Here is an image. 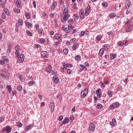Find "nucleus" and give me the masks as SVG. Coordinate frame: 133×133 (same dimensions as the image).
I'll use <instances>...</instances> for the list:
<instances>
[{"label":"nucleus","mask_w":133,"mask_h":133,"mask_svg":"<svg viewBox=\"0 0 133 133\" xmlns=\"http://www.w3.org/2000/svg\"><path fill=\"white\" fill-rule=\"evenodd\" d=\"M68 22H69L70 24H72L73 23L72 19H69Z\"/></svg>","instance_id":"obj_44"},{"label":"nucleus","mask_w":133,"mask_h":133,"mask_svg":"<svg viewBox=\"0 0 133 133\" xmlns=\"http://www.w3.org/2000/svg\"><path fill=\"white\" fill-rule=\"evenodd\" d=\"M34 81H31L29 82L28 84L29 85H32L34 84Z\"/></svg>","instance_id":"obj_50"},{"label":"nucleus","mask_w":133,"mask_h":133,"mask_svg":"<svg viewBox=\"0 0 133 133\" xmlns=\"http://www.w3.org/2000/svg\"><path fill=\"white\" fill-rule=\"evenodd\" d=\"M21 2L20 0H17L16 2V3L17 5V6L18 7H20L21 6L20 4H21Z\"/></svg>","instance_id":"obj_17"},{"label":"nucleus","mask_w":133,"mask_h":133,"mask_svg":"<svg viewBox=\"0 0 133 133\" xmlns=\"http://www.w3.org/2000/svg\"><path fill=\"white\" fill-rule=\"evenodd\" d=\"M13 10L16 13H18L20 11V9L19 8L17 9L15 8H14Z\"/></svg>","instance_id":"obj_19"},{"label":"nucleus","mask_w":133,"mask_h":133,"mask_svg":"<svg viewBox=\"0 0 133 133\" xmlns=\"http://www.w3.org/2000/svg\"><path fill=\"white\" fill-rule=\"evenodd\" d=\"M41 56L43 57H45L47 55V52L46 51H43L41 53Z\"/></svg>","instance_id":"obj_9"},{"label":"nucleus","mask_w":133,"mask_h":133,"mask_svg":"<svg viewBox=\"0 0 133 133\" xmlns=\"http://www.w3.org/2000/svg\"><path fill=\"white\" fill-rule=\"evenodd\" d=\"M57 5V3L56 2H54L52 4V9L54 10L55 7Z\"/></svg>","instance_id":"obj_18"},{"label":"nucleus","mask_w":133,"mask_h":133,"mask_svg":"<svg viewBox=\"0 0 133 133\" xmlns=\"http://www.w3.org/2000/svg\"><path fill=\"white\" fill-rule=\"evenodd\" d=\"M118 45L119 46H122L123 45V44L122 42L120 41L118 42Z\"/></svg>","instance_id":"obj_46"},{"label":"nucleus","mask_w":133,"mask_h":133,"mask_svg":"<svg viewBox=\"0 0 133 133\" xmlns=\"http://www.w3.org/2000/svg\"><path fill=\"white\" fill-rule=\"evenodd\" d=\"M63 52L64 54H67L68 52V50L67 49H64L63 50Z\"/></svg>","instance_id":"obj_30"},{"label":"nucleus","mask_w":133,"mask_h":133,"mask_svg":"<svg viewBox=\"0 0 133 133\" xmlns=\"http://www.w3.org/2000/svg\"><path fill=\"white\" fill-rule=\"evenodd\" d=\"M27 33H28V35H29L30 36H32V34L30 32L28 31Z\"/></svg>","instance_id":"obj_61"},{"label":"nucleus","mask_w":133,"mask_h":133,"mask_svg":"<svg viewBox=\"0 0 133 133\" xmlns=\"http://www.w3.org/2000/svg\"><path fill=\"white\" fill-rule=\"evenodd\" d=\"M54 104L53 103H50L49 105V107L51 108V111H52V112L53 111V110L54 109Z\"/></svg>","instance_id":"obj_10"},{"label":"nucleus","mask_w":133,"mask_h":133,"mask_svg":"<svg viewBox=\"0 0 133 133\" xmlns=\"http://www.w3.org/2000/svg\"><path fill=\"white\" fill-rule=\"evenodd\" d=\"M81 58V56L79 55H77L75 57V59L76 60L80 59Z\"/></svg>","instance_id":"obj_27"},{"label":"nucleus","mask_w":133,"mask_h":133,"mask_svg":"<svg viewBox=\"0 0 133 133\" xmlns=\"http://www.w3.org/2000/svg\"><path fill=\"white\" fill-rule=\"evenodd\" d=\"M18 23L20 25H22L23 24V23L22 20L21 19H19L18 21Z\"/></svg>","instance_id":"obj_37"},{"label":"nucleus","mask_w":133,"mask_h":133,"mask_svg":"<svg viewBox=\"0 0 133 133\" xmlns=\"http://www.w3.org/2000/svg\"><path fill=\"white\" fill-rule=\"evenodd\" d=\"M7 88H8V90L9 91V93H10L11 92V86L10 85H9L7 86Z\"/></svg>","instance_id":"obj_25"},{"label":"nucleus","mask_w":133,"mask_h":133,"mask_svg":"<svg viewBox=\"0 0 133 133\" xmlns=\"http://www.w3.org/2000/svg\"><path fill=\"white\" fill-rule=\"evenodd\" d=\"M132 21V20L130 19L128 20L127 22H125V25H128V24L130 23Z\"/></svg>","instance_id":"obj_28"},{"label":"nucleus","mask_w":133,"mask_h":133,"mask_svg":"<svg viewBox=\"0 0 133 133\" xmlns=\"http://www.w3.org/2000/svg\"><path fill=\"white\" fill-rule=\"evenodd\" d=\"M101 91V89H98L96 91V93L97 94H99V92Z\"/></svg>","instance_id":"obj_47"},{"label":"nucleus","mask_w":133,"mask_h":133,"mask_svg":"<svg viewBox=\"0 0 133 133\" xmlns=\"http://www.w3.org/2000/svg\"><path fill=\"white\" fill-rule=\"evenodd\" d=\"M131 4L130 1H127L126 2L125 4V7L127 9H128L129 8L130 5Z\"/></svg>","instance_id":"obj_8"},{"label":"nucleus","mask_w":133,"mask_h":133,"mask_svg":"<svg viewBox=\"0 0 133 133\" xmlns=\"http://www.w3.org/2000/svg\"><path fill=\"white\" fill-rule=\"evenodd\" d=\"M35 45L36 48H39L40 47V45L38 44H36Z\"/></svg>","instance_id":"obj_60"},{"label":"nucleus","mask_w":133,"mask_h":133,"mask_svg":"<svg viewBox=\"0 0 133 133\" xmlns=\"http://www.w3.org/2000/svg\"><path fill=\"white\" fill-rule=\"evenodd\" d=\"M20 49V47L18 45H17L15 47V49L16 50L19 51Z\"/></svg>","instance_id":"obj_39"},{"label":"nucleus","mask_w":133,"mask_h":133,"mask_svg":"<svg viewBox=\"0 0 133 133\" xmlns=\"http://www.w3.org/2000/svg\"><path fill=\"white\" fill-rule=\"evenodd\" d=\"M19 55H17V57H18V59L17 61V62L19 63H21L24 59V56L23 54H22L18 57Z\"/></svg>","instance_id":"obj_1"},{"label":"nucleus","mask_w":133,"mask_h":133,"mask_svg":"<svg viewBox=\"0 0 133 133\" xmlns=\"http://www.w3.org/2000/svg\"><path fill=\"white\" fill-rule=\"evenodd\" d=\"M45 41V40H44L43 39V38H41L40 39V42H41V43H43Z\"/></svg>","instance_id":"obj_57"},{"label":"nucleus","mask_w":133,"mask_h":133,"mask_svg":"<svg viewBox=\"0 0 133 133\" xmlns=\"http://www.w3.org/2000/svg\"><path fill=\"white\" fill-rule=\"evenodd\" d=\"M25 23L28 27L31 28L32 27V24L30 23L29 22L27 21L25 22Z\"/></svg>","instance_id":"obj_13"},{"label":"nucleus","mask_w":133,"mask_h":133,"mask_svg":"<svg viewBox=\"0 0 133 133\" xmlns=\"http://www.w3.org/2000/svg\"><path fill=\"white\" fill-rule=\"evenodd\" d=\"M4 120V119L3 117H1L0 118V122H3Z\"/></svg>","instance_id":"obj_58"},{"label":"nucleus","mask_w":133,"mask_h":133,"mask_svg":"<svg viewBox=\"0 0 133 133\" xmlns=\"http://www.w3.org/2000/svg\"><path fill=\"white\" fill-rule=\"evenodd\" d=\"M88 93L87 89H85L81 92V96L82 98H83L86 96Z\"/></svg>","instance_id":"obj_2"},{"label":"nucleus","mask_w":133,"mask_h":133,"mask_svg":"<svg viewBox=\"0 0 133 133\" xmlns=\"http://www.w3.org/2000/svg\"><path fill=\"white\" fill-rule=\"evenodd\" d=\"M25 13L26 17L28 19L30 18V13L29 12H26Z\"/></svg>","instance_id":"obj_21"},{"label":"nucleus","mask_w":133,"mask_h":133,"mask_svg":"<svg viewBox=\"0 0 133 133\" xmlns=\"http://www.w3.org/2000/svg\"><path fill=\"white\" fill-rule=\"evenodd\" d=\"M116 123V122L115 118H113L111 122L110 123V125L112 126H114L115 124Z\"/></svg>","instance_id":"obj_7"},{"label":"nucleus","mask_w":133,"mask_h":133,"mask_svg":"<svg viewBox=\"0 0 133 133\" xmlns=\"http://www.w3.org/2000/svg\"><path fill=\"white\" fill-rule=\"evenodd\" d=\"M63 12L64 15H68V12L66 9H64L63 11Z\"/></svg>","instance_id":"obj_15"},{"label":"nucleus","mask_w":133,"mask_h":133,"mask_svg":"<svg viewBox=\"0 0 133 133\" xmlns=\"http://www.w3.org/2000/svg\"><path fill=\"white\" fill-rule=\"evenodd\" d=\"M55 37L59 41L61 40V35L59 34H56L55 35Z\"/></svg>","instance_id":"obj_16"},{"label":"nucleus","mask_w":133,"mask_h":133,"mask_svg":"<svg viewBox=\"0 0 133 133\" xmlns=\"http://www.w3.org/2000/svg\"><path fill=\"white\" fill-rule=\"evenodd\" d=\"M108 94L110 97H111L112 95V93L111 91L110 90L108 92Z\"/></svg>","instance_id":"obj_43"},{"label":"nucleus","mask_w":133,"mask_h":133,"mask_svg":"<svg viewBox=\"0 0 133 133\" xmlns=\"http://www.w3.org/2000/svg\"><path fill=\"white\" fill-rule=\"evenodd\" d=\"M116 107L115 104H112L110 107V108L111 109H113Z\"/></svg>","instance_id":"obj_33"},{"label":"nucleus","mask_w":133,"mask_h":133,"mask_svg":"<svg viewBox=\"0 0 133 133\" xmlns=\"http://www.w3.org/2000/svg\"><path fill=\"white\" fill-rule=\"evenodd\" d=\"M11 130V129L9 126H7L5 128H4L3 130L2 131H5L8 133L10 132Z\"/></svg>","instance_id":"obj_3"},{"label":"nucleus","mask_w":133,"mask_h":133,"mask_svg":"<svg viewBox=\"0 0 133 133\" xmlns=\"http://www.w3.org/2000/svg\"><path fill=\"white\" fill-rule=\"evenodd\" d=\"M67 71L68 74H71V71L70 69H68Z\"/></svg>","instance_id":"obj_53"},{"label":"nucleus","mask_w":133,"mask_h":133,"mask_svg":"<svg viewBox=\"0 0 133 133\" xmlns=\"http://www.w3.org/2000/svg\"><path fill=\"white\" fill-rule=\"evenodd\" d=\"M94 102L95 103H96L98 99L96 97H94Z\"/></svg>","instance_id":"obj_56"},{"label":"nucleus","mask_w":133,"mask_h":133,"mask_svg":"<svg viewBox=\"0 0 133 133\" xmlns=\"http://www.w3.org/2000/svg\"><path fill=\"white\" fill-rule=\"evenodd\" d=\"M63 116H60L59 117V121H62L63 119Z\"/></svg>","instance_id":"obj_54"},{"label":"nucleus","mask_w":133,"mask_h":133,"mask_svg":"<svg viewBox=\"0 0 133 133\" xmlns=\"http://www.w3.org/2000/svg\"><path fill=\"white\" fill-rule=\"evenodd\" d=\"M52 79L54 81L55 83H57L58 82L59 78L57 76H54L53 77Z\"/></svg>","instance_id":"obj_5"},{"label":"nucleus","mask_w":133,"mask_h":133,"mask_svg":"<svg viewBox=\"0 0 133 133\" xmlns=\"http://www.w3.org/2000/svg\"><path fill=\"white\" fill-rule=\"evenodd\" d=\"M115 16V14L114 13H112L110 14L109 16V17L110 18H112L113 17H114Z\"/></svg>","instance_id":"obj_42"},{"label":"nucleus","mask_w":133,"mask_h":133,"mask_svg":"<svg viewBox=\"0 0 133 133\" xmlns=\"http://www.w3.org/2000/svg\"><path fill=\"white\" fill-rule=\"evenodd\" d=\"M17 89L18 90L21 91L22 89V87L21 85H18L17 87Z\"/></svg>","instance_id":"obj_41"},{"label":"nucleus","mask_w":133,"mask_h":133,"mask_svg":"<svg viewBox=\"0 0 133 133\" xmlns=\"http://www.w3.org/2000/svg\"><path fill=\"white\" fill-rule=\"evenodd\" d=\"M17 126L19 127H20L22 126V124L20 122H18L17 123Z\"/></svg>","instance_id":"obj_29"},{"label":"nucleus","mask_w":133,"mask_h":133,"mask_svg":"<svg viewBox=\"0 0 133 133\" xmlns=\"http://www.w3.org/2000/svg\"><path fill=\"white\" fill-rule=\"evenodd\" d=\"M105 49L107 48V49H109V46L107 44H105L103 47Z\"/></svg>","instance_id":"obj_49"},{"label":"nucleus","mask_w":133,"mask_h":133,"mask_svg":"<svg viewBox=\"0 0 133 133\" xmlns=\"http://www.w3.org/2000/svg\"><path fill=\"white\" fill-rule=\"evenodd\" d=\"M4 11H5V13L6 14H7L8 15H9V14H10L8 10L7 9H5Z\"/></svg>","instance_id":"obj_32"},{"label":"nucleus","mask_w":133,"mask_h":133,"mask_svg":"<svg viewBox=\"0 0 133 133\" xmlns=\"http://www.w3.org/2000/svg\"><path fill=\"white\" fill-rule=\"evenodd\" d=\"M1 76L4 78L6 77L7 76V75H5L3 74H1Z\"/></svg>","instance_id":"obj_55"},{"label":"nucleus","mask_w":133,"mask_h":133,"mask_svg":"<svg viewBox=\"0 0 133 133\" xmlns=\"http://www.w3.org/2000/svg\"><path fill=\"white\" fill-rule=\"evenodd\" d=\"M84 64L85 65V66H89V64L88 62H85V63Z\"/></svg>","instance_id":"obj_64"},{"label":"nucleus","mask_w":133,"mask_h":133,"mask_svg":"<svg viewBox=\"0 0 133 133\" xmlns=\"http://www.w3.org/2000/svg\"><path fill=\"white\" fill-rule=\"evenodd\" d=\"M97 107L98 109H101L102 108V106L101 104H98L97 105Z\"/></svg>","instance_id":"obj_36"},{"label":"nucleus","mask_w":133,"mask_h":133,"mask_svg":"<svg viewBox=\"0 0 133 133\" xmlns=\"http://www.w3.org/2000/svg\"><path fill=\"white\" fill-rule=\"evenodd\" d=\"M129 26L131 27V25L130 24L126 26V28H128V29L126 31V32H130L131 31V30L129 28Z\"/></svg>","instance_id":"obj_23"},{"label":"nucleus","mask_w":133,"mask_h":133,"mask_svg":"<svg viewBox=\"0 0 133 133\" xmlns=\"http://www.w3.org/2000/svg\"><path fill=\"white\" fill-rule=\"evenodd\" d=\"M74 27L72 26L71 24L69 25H68V30L69 31H70V28H71V29H73Z\"/></svg>","instance_id":"obj_38"},{"label":"nucleus","mask_w":133,"mask_h":133,"mask_svg":"<svg viewBox=\"0 0 133 133\" xmlns=\"http://www.w3.org/2000/svg\"><path fill=\"white\" fill-rule=\"evenodd\" d=\"M85 34V32L84 31H82L81 32L80 36H83Z\"/></svg>","instance_id":"obj_52"},{"label":"nucleus","mask_w":133,"mask_h":133,"mask_svg":"<svg viewBox=\"0 0 133 133\" xmlns=\"http://www.w3.org/2000/svg\"><path fill=\"white\" fill-rule=\"evenodd\" d=\"M102 4L103 6H104V7H107V3L106 2H103Z\"/></svg>","instance_id":"obj_45"},{"label":"nucleus","mask_w":133,"mask_h":133,"mask_svg":"<svg viewBox=\"0 0 133 133\" xmlns=\"http://www.w3.org/2000/svg\"><path fill=\"white\" fill-rule=\"evenodd\" d=\"M68 15H64V16L63 17V19L65 21L67 20L68 19Z\"/></svg>","instance_id":"obj_34"},{"label":"nucleus","mask_w":133,"mask_h":133,"mask_svg":"<svg viewBox=\"0 0 133 133\" xmlns=\"http://www.w3.org/2000/svg\"><path fill=\"white\" fill-rule=\"evenodd\" d=\"M17 75L18 77H19L20 79H21L22 77V76L21 74L19 75V74H17Z\"/></svg>","instance_id":"obj_63"},{"label":"nucleus","mask_w":133,"mask_h":133,"mask_svg":"<svg viewBox=\"0 0 133 133\" xmlns=\"http://www.w3.org/2000/svg\"><path fill=\"white\" fill-rule=\"evenodd\" d=\"M69 118L68 117H66L63 120L62 122V123H63V124H64L66 123L69 122Z\"/></svg>","instance_id":"obj_12"},{"label":"nucleus","mask_w":133,"mask_h":133,"mask_svg":"<svg viewBox=\"0 0 133 133\" xmlns=\"http://www.w3.org/2000/svg\"><path fill=\"white\" fill-rule=\"evenodd\" d=\"M104 50L103 48H101L100 50L99 53V56L101 57L102 56L103 54L104 53Z\"/></svg>","instance_id":"obj_6"},{"label":"nucleus","mask_w":133,"mask_h":133,"mask_svg":"<svg viewBox=\"0 0 133 133\" xmlns=\"http://www.w3.org/2000/svg\"><path fill=\"white\" fill-rule=\"evenodd\" d=\"M2 17L3 19H5V15L4 13H2Z\"/></svg>","instance_id":"obj_51"},{"label":"nucleus","mask_w":133,"mask_h":133,"mask_svg":"<svg viewBox=\"0 0 133 133\" xmlns=\"http://www.w3.org/2000/svg\"><path fill=\"white\" fill-rule=\"evenodd\" d=\"M116 55L114 54H112L111 55V59H113L115 57Z\"/></svg>","instance_id":"obj_31"},{"label":"nucleus","mask_w":133,"mask_h":133,"mask_svg":"<svg viewBox=\"0 0 133 133\" xmlns=\"http://www.w3.org/2000/svg\"><path fill=\"white\" fill-rule=\"evenodd\" d=\"M89 128L91 131H94L95 129V125L93 123H91L89 126Z\"/></svg>","instance_id":"obj_4"},{"label":"nucleus","mask_w":133,"mask_h":133,"mask_svg":"<svg viewBox=\"0 0 133 133\" xmlns=\"http://www.w3.org/2000/svg\"><path fill=\"white\" fill-rule=\"evenodd\" d=\"M101 38L102 37L101 36H97L96 37V40L98 41H100Z\"/></svg>","instance_id":"obj_26"},{"label":"nucleus","mask_w":133,"mask_h":133,"mask_svg":"<svg viewBox=\"0 0 133 133\" xmlns=\"http://www.w3.org/2000/svg\"><path fill=\"white\" fill-rule=\"evenodd\" d=\"M74 16L75 17L74 18V19L75 20H77L78 18V16L76 15L75 14H74Z\"/></svg>","instance_id":"obj_48"},{"label":"nucleus","mask_w":133,"mask_h":133,"mask_svg":"<svg viewBox=\"0 0 133 133\" xmlns=\"http://www.w3.org/2000/svg\"><path fill=\"white\" fill-rule=\"evenodd\" d=\"M51 66H49V67L47 68L45 70V71L48 72H51V70L50 69Z\"/></svg>","instance_id":"obj_24"},{"label":"nucleus","mask_w":133,"mask_h":133,"mask_svg":"<svg viewBox=\"0 0 133 133\" xmlns=\"http://www.w3.org/2000/svg\"><path fill=\"white\" fill-rule=\"evenodd\" d=\"M17 75L18 77H19L20 79H21L22 77V76L21 74L19 75V74H17Z\"/></svg>","instance_id":"obj_62"},{"label":"nucleus","mask_w":133,"mask_h":133,"mask_svg":"<svg viewBox=\"0 0 133 133\" xmlns=\"http://www.w3.org/2000/svg\"><path fill=\"white\" fill-rule=\"evenodd\" d=\"M63 68L61 70L62 72H64L66 70L67 68L66 67V65L64 64L63 65Z\"/></svg>","instance_id":"obj_22"},{"label":"nucleus","mask_w":133,"mask_h":133,"mask_svg":"<svg viewBox=\"0 0 133 133\" xmlns=\"http://www.w3.org/2000/svg\"><path fill=\"white\" fill-rule=\"evenodd\" d=\"M32 127L31 125H29L27 126L25 128V131H27L28 130L30 129Z\"/></svg>","instance_id":"obj_14"},{"label":"nucleus","mask_w":133,"mask_h":133,"mask_svg":"<svg viewBox=\"0 0 133 133\" xmlns=\"http://www.w3.org/2000/svg\"><path fill=\"white\" fill-rule=\"evenodd\" d=\"M108 34V35L111 37H113L114 35V33L112 31H110L109 32H108L107 33Z\"/></svg>","instance_id":"obj_20"},{"label":"nucleus","mask_w":133,"mask_h":133,"mask_svg":"<svg viewBox=\"0 0 133 133\" xmlns=\"http://www.w3.org/2000/svg\"><path fill=\"white\" fill-rule=\"evenodd\" d=\"M78 44H75L73 45L72 46V49L73 50H75L77 48V45H78Z\"/></svg>","instance_id":"obj_35"},{"label":"nucleus","mask_w":133,"mask_h":133,"mask_svg":"<svg viewBox=\"0 0 133 133\" xmlns=\"http://www.w3.org/2000/svg\"><path fill=\"white\" fill-rule=\"evenodd\" d=\"M84 16V14L83 11L81 10L79 11V16L81 18H82Z\"/></svg>","instance_id":"obj_11"},{"label":"nucleus","mask_w":133,"mask_h":133,"mask_svg":"<svg viewBox=\"0 0 133 133\" xmlns=\"http://www.w3.org/2000/svg\"><path fill=\"white\" fill-rule=\"evenodd\" d=\"M2 59L5 61L7 62L8 61V59L6 56H4L2 57Z\"/></svg>","instance_id":"obj_40"},{"label":"nucleus","mask_w":133,"mask_h":133,"mask_svg":"<svg viewBox=\"0 0 133 133\" xmlns=\"http://www.w3.org/2000/svg\"><path fill=\"white\" fill-rule=\"evenodd\" d=\"M33 4L34 5V8H36V2L35 1H34L33 2Z\"/></svg>","instance_id":"obj_59"}]
</instances>
